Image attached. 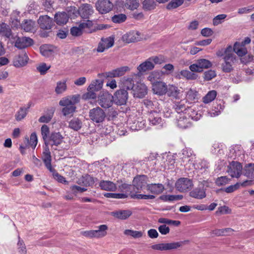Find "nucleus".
Instances as JSON below:
<instances>
[{"label": "nucleus", "instance_id": "nucleus-1", "mask_svg": "<svg viewBox=\"0 0 254 254\" xmlns=\"http://www.w3.org/2000/svg\"><path fill=\"white\" fill-rule=\"evenodd\" d=\"M79 101L78 96H73L71 97L63 98L59 102L60 105L64 106L62 113L64 116L73 114L76 109L75 104Z\"/></svg>", "mask_w": 254, "mask_h": 254}, {"label": "nucleus", "instance_id": "nucleus-2", "mask_svg": "<svg viewBox=\"0 0 254 254\" xmlns=\"http://www.w3.org/2000/svg\"><path fill=\"white\" fill-rule=\"evenodd\" d=\"M96 230L85 231L81 232L82 235L90 239H101L107 235L108 226L106 224L100 225L96 227Z\"/></svg>", "mask_w": 254, "mask_h": 254}, {"label": "nucleus", "instance_id": "nucleus-3", "mask_svg": "<svg viewBox=\"0 0 254 254\" xmlns=\"http://www.w3.org/2000/svg\"><path fill=\"white\" fill-rule=\"evenodd\" d=\"M232 47L229 46L225 50L223 57L224 63L222 64V69L224 72H230L232 69V64L235 60V56L232 52Z\"/></svg>", "mask_w": 254, "mask_h": 254}, {"label": "nucleus", "instance_id": "nucleus-4", "mask_svg": "<svg viewBox=\"0 0 254 254\" xmlns=\"http://www.w3.org/2000/svg\"><path fill=\"white\" fill-rule=\"evenodd\" d=\"M189 243V240H185L181 242H173L170 243H160L152 245L151 248L153 250L158 251H169L177 249L181 247L183 245H185Z\"/></svg>", "mask_w": 254, "mask_h": 254}, {"label": "nucleus", "instance_id": "nucleus-5", "mask_svg": "<svg viewBox=\"0 0 254 254\" xmlns=\"http://www.w3.org/2000/svg\"><path fill=\"white\" fill-rule=\"evenodd\" d=\"M102 85L103 83L100 80H96L95 81H93L87 88L88 92L83 95L82 98L85 100L95 99L96 94L95 92L100 90Z\"/></svg>", "mask_w": 254, "mask_h": 254}, {"label": "nucleus", "instance_id": "nucleus-6", "mask_svg": "<svg viewBox=\"0 0 254 254\" xmlns=\"http://www.w3.org/2000/svg\"><path fill=\"white\" fill-rule=\"evenodd\" d=\"M97 102L102 108H109L112 106L114 102L113 95L108 92H100Z\"/></svg>", "mask_w": 254, "mask_h": 254}, {"label": "nucleus", "instance_id": "nucleus-7", "mask_svg": "<svg viewBox=\"0 0 254 254\" xmlns=\"http://www.w3.org/2000/svg\"><path fill=\"white\" fill-rule=\"evenodd\" d=\"M212 65V64L209 60L201 59L198 60L195 64H191L189 68L192 72H200L203 68H208Z\"/></svg>", "mask_w": 254, "mask_h": 254}, {"label": "nucleus", "instance_id": "nucleus-8", "mask_svg": "<svg viewBox=\"0 0 254 254\" xmlns=\"http://www.w3.org/2000/svg\"><path fill=\"white\" fill-rule=\"evenodd\" d=\"M243 167L242 164L237 161H232L227 166V172L232 178H238L242 174Z\"/></svg>", "mask_w": 254, "mask_h": 254}, {"label": "nucleus", "instance_id": "nucleus-9", "mask_svg": "<svg viewBox=\"0 0 254 254\" xmlns=\"http://www.w3.org/2000/svg\"><path fill=\"white\" fill-rule=\"evenodd\" d=\"M89 117L93 122L101 123L104 121L106 114L103 110L97 107L90 110Z\"/></svg>", "mask_w": 254, "mask_h": 254}, {"label": "nucleus", "instance_id": "nucleus-10", "mask_svg": "<svg viewBox=\"0 0 254 254\" xmlns=\"http://www.w3.org/2000/svg\"><path fill=\"white\" fill-rule=\"evenodd\" d=\"M114 102L117 105H125L127 100L128 92L125 89H120L116 91L113 95Z\"/></svg>", "mask_w": 254, "mask_h": 254}, {"label": "nucleus", "instance_id": "nucleus-11", "mask_svg": "<svg viewBox=\"0 0 254 254\" xmlns=\"http://www.w3.org/2000/svg\"><path fill=\"white\" fill-rule=\"evenodd\" d=\"M192 186V180L187 178H181L178 179L175 184L176 189L182 192L190 189Z\"/></svg>", "mask_w": 254, "mask_h": 254}, {"label": "nucleus", "instance_id": "nucleus-12", "mask_svg": "<svg viewBox=\"0 0 254 254\" xmlns=\"http://www.w3.org/2000/svg\"><path fill=\"white\" fill-rule=\"evenodd\" d=\"M113 5L109 0H98L96 2V9L101 14H105L110 12Z\"/></svg>", "mask_w": 254, "mask_h": 254}, {"label": "nucleus", "instance_id": "nucleus-13", "mask_svg": "<svg viewBox=\"0 0 254 254\" xmlns=\"http://www.w3.org/2000/svg\"><path fill=\"white\" fill-rule=\"evenodd\" d=\"M93 6L88 3H83L78 7V15L82 19H89L94 13Z\"/></svg>", "mask_w": 254, "mask_h": 254}, {"label": "nucleus", "instance_id": "nucleus-14", "mask_svg": "<svg viewBox=\"0 0 254 254\" xmlns=\"http://www.w3.org/2000/svg\"><path fill=\"white\" fill-rule=\"evenodd\" d=\"M33 44V40L29 37H17L15 38L14 46L19 49H23L32 46Z\"/></svg>", "mask_w": 254, "mask_h": 254}, {"label": "nucleus", "instance_id": "nucleus-15", "mask_svg": "<svg viewBox=\"0 0 254 254\" xmlns=\"http://www.w3.org/2000/svg\"><path fill=\"white\" fill-rule=\"evenodd\" d=\"M29 58L25 51H22L18 55L15 56L13 63L16 67H20L25 65L28 63Z\"/></svg>", "mask_w": 254, "mask_h": 254}, {"label": "nucleus", "instance_id": "nucleus-16", "mask_svg": "<svg viewBox=\"0 0 254 254\" xmlns=\"http://www.w3.org/2000/svg\"><path fill=\"white\" fill-rule=\"evenodd\" d=\"M142 39L141 33L137 31H130L123 36L122 39L127 43L136 42Z\"/></svg>", "mask_w": 254, "mask_h": 254}, {"label": "nucleus", "instance_id": "nucleus-17", "mask_svg": "<svg viewBox=\"0 0 254 254\" xmlns=\"http://www.w3.org/2000/svg\"><path fill=\"white\" fill-rule=\"evenodd\" d=\"M38 23L40 28L44 30L51 29L54 24L52 18L47 15L40 16Z\"/></svg>", "mask_w": 254, "mask_h": 254}, {"label": "nucleus", "instance_id": "nucleus-18", "mask_svg": "<svg viewBox=\"0 0 254 254\" xmlns=\"http://www.w3.org/2000/svg\"><path fill=\"white\" fill-rule=\"evenodd\" d=\"M147 185L145 177L142 176L134 179L132 188L134 191L138 192L139 190H143L146 188Z\"/></svg>", "mask_w": 254, "mask_h": 254}, {"label": "nucleus", "instance_id": "nucleus-19", "mask_svg": "<svg viewBox=\"0 0 254 254\" xmlns=\"http://www.w3.org/2000/svg\"><path fill=\"white\" fill-rule=\"evenodd\" d=\"M134 97L142 98L147 93V87L144 84L138 83L133 89Z\"/></svg>", "mask_w": 254, "mask_h": 254}, {"label": "nucleus", "instance_id": "nucleus-20", "mask_svg": "<svg viewBox=\"0 0 254 254\" xmlns=\"http://www.w3.org/2000/svg\"><path fill=\"white\" fill-rule=\"evenodd\" d=\"M152 90L155 94L162 95L167 92V86L163 82L157 81L152 84Z\"/></svg>", "mask_w": 254, "mask_h": 254}, {"label": "nucleus", "instance_id": "nucleus-21", "mask_svg": "<svg viewBox=\"0 0 254 254\" xmlns=\"http://www.w3.org/2000/svg\"><path fill=\"white\" fill-rule=\"evenodd\" d=\"M132 211L130 210H119L110 212V215L118 219L126 220L132 214Z\"/></svg>", "mask_w": 254, "mask_h": 254}, {"label": "nucleus", "instance_id": "nucleus-22", "mask_svg": "<svg viewBox=\"0 0 254 254\" xmlns=\"http://www.w3.org/2000/svg\"><path fill=\"white\" fill-rule=\"evenodd\" d=\"M190 196L198 199L205 198L206 195L204 187L201 185V186L194 188L190 192Z\"/></svg>", "mask_w": 254, "mask_h": 254}, {"label": "nucleus", "instance_id": "nucleus-23", "mask_svg": "<svg viewBox=\"0 0 254 254\" xmlns=\"http://www.w3.org/2000/svg\"><path fill=\"white\" fill-rule=\"evenodd\" d=\"M129 70L127 66H122L111 71L106 72V76L108 77H116L123 75L127 71Z\"/></svg>", "mask_w": 254, "mask_h": 254}, {"label": "nucleus", "instance_id": "nucleus-24", "mask_svg": "<svg viewBox=\"0 0 254 254\" xmlns=\"http://www.w3.org/2000/svg\"><path fill=\"white\" fill-rule=\"evenodd\" d=\"M42 159L46 168L50 171L52 172L53 168L51 165V156L48 144L45 145V151L43 152Z\"/></svg>", "mask_w": 254, "mask_h": 254}, {"label": "nucleus", "instance_id": "nucleus-25", "mask_svg": "<svg viewBox=\"0 0 254 254\" xmlns=\"http://www.w3.org/2000/svg\"><path fill=\"white\" fill-rule=\"evenodd\" d=\"M55 21L59 25L65 24L68 21L69 16L64 12H58L55 14Z\"/></svg>", "mask_w": 254, "mask_h": 254}, {"label": "nucleus", "instance_id": "nucleus-26", "mask_svg": "<svg viewBox=\"0 0 254 254\" xmlns=\"http://www.w3.org/2000/svg\"><path fill=\"white\" fill-rule=\"evenodd\" d=\"M155 67L154 64L149 60V58L140 64L137 69L138 73L142 74L147 71L152 70Z\"/></svg>", "mask_w": 254, "mask_h": 254}, {"label": "nucleus", "instance_id": "nucleus-27", "mask_svg": "<svg viewBox=\"0 0 254 254\" xmlns=\"http://www.w3.org/2000/svg\"><path fill=\"white\" fill-rule=\"evenodd\" d=\"M146 188L152 193L156 194H160L164 190V187L162 184H149L147 185Z\"/></svg>", "mask_w": 254, "mask_h": 254}, {"label": "nucleus", "instance_id": "nucleus-28", "mask_svg": "<svg viewBox=\"0 0 254 254\" xmlns=\"http://www.w3.org/2000/svg\"><path fill=\"white\" fill-rule=\"evenodd\" d=\"M99 186L102 190L110 191H114L117 188V186L116 184L109 181H101Z\"/></svg>", "mask_w": 254, "mask_h": 254}, {"label": "nucleus", "instance_id": "nucleus-29", "mask_svg": "<svg viewBox=\"0 0 254 254\" xmlns=\"http://www.w3.org/2000/svg\"><path fill=\"white\" fill-rule=\"evenodd\" d=\"M64 137L59 132H52L49 136V141H51L52 145L58 146L63 141Z\"/></svg>", "mask_w": 254, "mask_h": 254}, {"label": "nucleus", "instance_id": "nucleus-30", "mask_svg": "<svg viewBox=\"0 0 254 254\" xmlns=\"http://www.w3.org/2000/svg\"><path fill=\"white\" fill-rule=\"evenodd\" d=\"M148 121L153 126L160 124L162 123V119L160 115L155 111H152L149 114Z\"/></svg>", "mask_w": 254, "mask_h": 254}, {"label": "nucleus", "instance_id": "nucleus-31", "mask_svg": "<svg viewBox=\"0 0 254 254\" xmlns=\"http://www.w3.org/2000/svg\"><path fill=\"white\" fill-rule=\"evenodd\" d=\"M21 27L26 32H33L35 30V22L31 19L24 20L21 23Z\"/></svg>", "mask_w": 254, "mask_h": 254}, {"label": "nucleus", "instance_id": "nucleus-32", "mask_svg": "<svg viewBox=\"0 0 254 254\" xmlns=\"http://www.w3.org/2000/svg\"><path fill=\"white\" fill-rule=\"evenodd\" d=\"M243 174L244 176L249 179L254 178V164L249 163L246 164L243 171Z\"/></svg>", "mask_w": 254, "mask_h": 254}, {"label": "nucleus", "instance_id": "nucleus-33", "mask_svg": "<svg viewBox=\"0 0 254 254\" xmlns=\"http://www.w3.org/2000/svg\"><path fill=\"white\" fill-rule=\"evenodd\" d=\"M0 34L9 38L12 34L11 30L9 25L5 23H0Z\"/></svg>", "mask_w": 254, "mask_h": 254}, {"label": "nucleus", "instance_id": "nucleus-34", "mask_svg": "<svg viewBox=\"0 0 254 254\" xmlns=\"http://www.w3.org/2000/svg\"><path fill=\"white\" fill-rule=\"evenodd\" d=\"M233 50L239 56L241 57L245 55L247 53L246 48L238 42H236L234 44Z\"/></svg>", "mask_w": 254, "mask_h": 254}, {"label": "nucleus", "instance_id": "nucleus-35", "mask_svg": "<svg viewBox=\"0 0 254 254\" xmlns=\"http://www.w3.org/2000/svg\"><path fill=\"white\" fill-rule=\"evenodd\" d=\"M82 126V123L78 118H74L69 122V127L75 131L79 130Z\"/></svg>", "mask_w": 254, "mask_h": 254}, {"label": "nucleus", "instance_id": "nucleus-36", "mask_svg": "<svg viewBox=\"0 0 254 254\" xmlns=\"http://www.w3.org/2000/svg\"><path fill=\"white\" fill-rule=\"evenodd\" d=\"M28 108L21 107L16 112L15 118L17 121H20L25 118L28 113Z\"/></svg>", "mask_w": 254, "mask_h": 254}, {"label": "nucleus", "instance_id": "nucleus-37", "mask_svg": "<svg viewBox=\"0 0 254 254\" xmlns=\"http://www.w3.org/2000/svg\"><path fill=\"white\" fill-rule=\"evenodd\" d=\"M52 46L48 45H44L40 47V50L41 54L46 57L51 56L53 53Z\"/></svg>", "mask_w": 254, "mask_h": 254}, {"label": "nucleus", "instance_id": "nucleus-38", "mask_svg": "<svg viewBox=\"0 0 254 254\" xmlns=\"http://www.w3.org/2000/svg\"><path fill=\"white\" fill-rule=\"evenodd\" d=\"M67 89L66 81H58L57 83V86L55 88V92L57 94H60L65 91Z\"/></svg>", "mask_w": 254, "mask_h": 254}, {"label": "nucleus", "instance_id": "nucleus-39", "mask_svg": "<svg viewBox=\"0 0 254 254\" xmlns=\"http://www.w3.org/2000/svg\"><path fill=\"white\" fill-rule=\"evenodd\" d=\"M156 7L154 0H144L142 2V7L145 10L154 9Z\"/></svg>", "mask_w": 254, "mask_h": 254}, {"label": "nucleus", "instance_id": "nucleus-40", "mask_svg": "<svg viewBox=\"0 0 254 254\" xmlns=\"http://www.w3.org/2000/svg\"><path fill=\"white\" fill-rule=\"evenodd\" d=\"M217 95V92L215 90H211L208 92V93L203 98V102L204 103H209L213 101Z\"/></svg>", "mask_w": 254, "mask_h": 254}, {"label": "nucleus", "instance_id": "nucleus-41", "mask_svg": "<svg viewBox=\"0 0 254 254\" xmlns=\"http://www.w3.org/2000/svg\"><path fill=\"white\" fill-rule=\"evenodd\" d=\"M180 75L188 80H194L198 77L196 74L192 73L188 70H183L181 71Z\"/></svg>", "mask_w": 254, "mask_h": 254}, {"label": "nucleus", "instance_id": "nucleus-42", "mask_svg": "<svg viewBox=\"0 0 254 254\" xmlns=\"http://www.w3.org/2000/svg\"><path fill=\"white\" fill-rule=\"evenodd\" d=\"M138 5L137 0H126L125 3V7L130 10L136 9Z\"/></svg>", "mask_w": 254, "mask_h": 254}, {"label": "nucleus", "instance_id": "nucleus-43", "mask_svg": "<svg viewBox=\"0 0 254 254\" xmlns=\"http://www.w3.org/2000/svg\"><path fill=\"white\" fill-rule=\"evenodd\" d=\"M166 93L169 96L177 98L179 92L177 87L173 85H169L167 86V92Z\"/></svg>", "mask_w": 254, "mask_h": 254}, {"label": "nucleus", "instance_id": "nucleus-44", "mask_svg": "<svg viewBox=\"0 0 254 254\" xmlns=\"http://www.w3.org/2000/svg\"><path fill=\"white\" fill-rule=\"evenodd\" d=\"M184 2V0H172L167 5L168 9L176 8L181 5Z\"/></svg>", "mask_w": 254, "mask_h": 254}, {"label": "nucleus", "instance_id": "nucleus-45", "mask_svg": "<svg viewBox=\"0 0 254 254\" xmlns=\"http://www.w3.org/2000/svg\"><path fill=\"white\" fill-rule=\"evenodd\" d=\"M123 83L124 87L127 90H133L135 86L132 77L124 78Z\"/></svg>", "mask_w": 254, "mask_h": 254}, {"label": "nucleus", "instance_id": "nucleus-46", "mask_svg": "<svg viewBox=\"0 0 254 254\" xmlns=\"http://www.w3.org/2000/svg\"><path fill=\"white\" fill-rule=\"evenodd\" d=\"M177 124L178 126L181 128H186L190 125L188 119L184 117L180 118L178 120Z\"/></svg>", "mask_w": 254, "mask_h": 254}, {"label": "nucleus", "instance_id": "nucleus-47", "mask_svg": "<svg viewBox=\"0 0 254 254\" xmlns=\"http://www.w3.org/2000/svg\"><path fill=\"white\" fill-rule=\"evenodd\" d=\"M127 19V16L124 14H119L114 15L112 17V20L114 23H121L124 22Z\"/></svg>", "mask_w": 254, "mask_h": 254}, {"label": "nucleus", "instance_id": "nucleus-48", "mask_svg": "<svg viewBox=\"0 0 254 254\" xmlns=\"http://www.w3.org/2000/svg\"><path fill=\"white\" fill-rule=\"evenodd\" d=\"M41 130L43 139L45 141V144H48V143H47V140L48 138V135H49L50 132L49 127H48V126L44 125L42 126Z\"/></svg>", "mask_w": 254, "mask_h": 254}, {"label": "nucleus", "instance_id": "nucleus-49", "mask_svg": "<svg viewBox=\"0 0 254 254\" xmlns=\"http://www.w3.org/2000/svg\"><path fill=\"white\" fill-rule=\"evenodd\" d=\"M124 234L126 235L131 236L134 238H139L142 236V233L141 231H133L131 230H126Z\"/></svg>", "mask_w": 254, "mask_h": 254}, {"label": "nucleus", "instance_id": "nucleus-50", "mask_svg": "<svg viewBox=\"0 0 254 254\" xmlns=\"http://www.w3.org/2000/svg\"><path fill=\"white\" fill-rule=\"evenodd\" d=\"M27 142H29V145L33 148H35L37 145L38 140L37 136L35 132L31 133L30 137V140L28 138H26Z\"/></svg>", "mask_w": 254, "mask_h": 254}, {"label": "nucleus", "instance_id": "nucleus-51", "mask_svg": "<svg viewBox=\"0 0 254 254\" xmlns=\"http://www.w3.org/2000/svg\"><path fill=\"white\" fill-rule=\"evenodd\" d=\"M230 180L226 176H222L216 180L215 183L217 186H221L227 184Z\"/></svg>", "mask_w": 254, "mask_h": 254}, {"label": "nucleus", "instance_id": "nucleus-52", "mask_svg": "<svg viewBox=\"0 0 254 254\" xmlns=\"http://www.w3.org/2000/svg\"><path fill=\"white\" fill-rule=\"evenodd\" d=\"M67 15L69 17H77L78 15V9L75 6H69L66 8Z\"/></svg>", "mask_w": 254, "mask_h": 254}, {"label": "nucleus", "instance_id": "nucleus-53", "mask_svg": "<svg viewBox=\"0 0 254 254\" xmlns=\"http://www.w3.org/2000/svg\"><path fill=\"white\" fill-rule=\"evenodd\" d=\"M149 60L155 64H161L165 62L164 58L162 56H153L149 58Z\"/></svg>", "mask_w": 254, "mask_h": 254}, {"label": "nucleus", "instance_id": "nucleus-54", "mask_svg": "<svg viewBox=\"0 0 254 254\" xmlns=\"http://www.w3.org/2000/svg\"><path fill=\"white\" fill-rule=\"evenodd\" d=\"M216 75V74L214 70H209L204 73L203 78L205 80L209 81L215 77Z\"/></svg>", "mask_w": 254, "mask_h": 254}, {"label": "nucleus", "instance_id": "nucleus-55", "mask_svg": "<svg viewBox=\"0 0 254 254\" xmlns=\"http://www.w3.org/2000/svg\"><path fill=\"white\" fill-rule=\"evenodd\" d=\"M102 41H103V43H104V45L106 46V48L108 49L112 47L114 43V38L109 37L107 38H102Z\"/></svg>", "mask_w": 254, "mask_h": 254}, {"label": "nucleus", "instance_id": "nucleus-56", "mask_svg": "<svg viewBox=\"0 0 254 254\" xmlns=\"http://www.w3.org/2000/svg\"><path fill=\"white\" fill-rule=\"evenodd\" d=\"M132 198H136V199H152L155 198V196L153 195L150 194H132L130 195Z\"/></svg>", "mask_w": 254, "mask_h": 254}, {"label": "nucleus", "instance_id": "nucleus-57", "mask_svg": "<svg viewBox=\"0 0 254 254\" xmlns=\"http://www.w3.org/2000/svg\"><path fill=\"white\" fill-rule=\"evenodd\" d=\"M50 68V65H47L45 63H42L37 67V69L41 74H44Z\"/></svg>", "mask_w": 254, "mask_h": 254}, {"label": "nucleus", "instance_id": "nucleus-58", "mask_svg": "<svg viewBox=\"0 0 254 254\" xmlns=\"http://www.w3.org/2000/svg\"><path fill=\"white\" fill-rule=\"evenodd\" d=\"M174 108L176 112L178 113L183 112L184 111H186L187 109L185 105L181 102L176 104L174 106Z\"/></svg>", "mask_w": 254, "mask_h": 254}, {"label": "nucleus", "instance_id": "nucleus-59", "mask_svg": "<svg viewBox=\"0 0 254 254\" xmlns=\"http://www.w3.org/2000/svg\"><path fill=\"white\" fill-rule=\"evenodd\" d=\"M53 113L49 114L46 115L41 116L38 120L40 123H48L51 121L53 118Z\"/></svg>", "mask_w": 254, "mask_h": 254}, {"label": "nucleus", "instance_id": "nucleus-60", "mask_svg": "<svg viewBox=\"0 0 254 254\" xmlns=\"http://www.w3.org/2000/svg\"><path fill=\"white\" fill-rule=\"evenodd\" d=\"M82 182L85 186H89L94 184L93 178L90 176H87L83 177L82 179Z\"/></svg>", "mask_w": 254, "mask_h": 254}, {"label": "nucleus", "instance_id": "nucleus-61", "mask_svg": "<svg viewBox=\"0 0 254 254\" xmlns=\"http://www.w3.org/2000/svg\"><path fill=\"white\" fill-rule=\"evenodd\" d=\"M227 15L224 14H219L215 16L213 19V24L214 25H217L221 23V20L224 19Z\"/></svg>", "mask_w": 254, "mask_h": 254}, {"label": "nucleus", "instance_id": "nucleus-62", "mask_svg": "<svg viewBox=\"0 0 254 254\" xmlns=\"http://www.w3.org/2000/svg\"><path fill=\"white\" fill-rule=\"evenodd\" d=\"M231 212V210L226 206H223L219 207L216 213L218 214H230Z\"/></svg>", "mask_w": 254, "mask_h": 254}, {"label": "nucleus", "instance_id": "nucleus-63", "mask_svg": "<svg viewBox=\"0 0 254 254\" xmlns=\"http://www.w3.org/2000/svg\"><path fill=\"white\" fill-rule=\"evenodd\" d=\"M70 34L73 36H80L83 34V32L78 27H73L70 29Z\"/></svg>", "mask_w": 254, "mask_h": 254}, {"label": "nucleus", "instance_id": "nucleus-64", "mask_svg": "<svg viewBox=\"0 0 254 254\" xmlns=\"http://www.w3.org/2000/svg\"><path fill=\"white\" fill-rule=\"evenodd\" d=\"M159 232L163 235H166L169 233L170 232V228L168 226H167L166 225L162 224L160 225L158 228Z\"/></svg>", "mask_w": 254, "mask_h": 254}]
</instances>
